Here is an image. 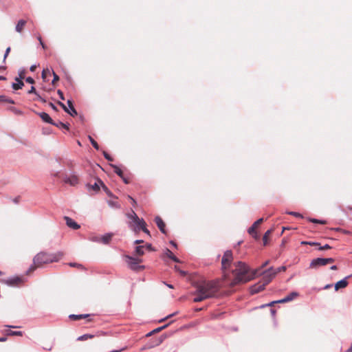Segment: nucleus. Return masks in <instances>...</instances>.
Instances as JSON below:
<instances>
[{"instance_id": "obj_1", "label": "nucleus", "mask_w": 352, "mask_h": 352, "mask_svg": "<svg viewBox=\"0 0 352 352\" xmlns=\"http://www.w3.org/2000/svg\"><path fill=\"white\" fill-rule=\"evenodd\" d=\"M195 297L193 301L201 302L205 299L215 296L219 291V285L216 281H203L197 285Z\"/></svg>"}, {"instance_id": "obj_2", "label": "nucleus", "mask_w": 352, "mask_h": 352, "mask_svg": "<svg viewBox=\"0 0 352 352\" xmlns=\"http://www.w3.org/2000/svg\"><path fill=\"white\" fill-rule=\"evenodd\" d=\"M232 274L234 278L230 283L231 287L250 281L253 279L256 272L250 273L248 266L239 261L235 264V269L232 271Z\"/></svg>"}, {"instance_id": "obj_3", "label": "nucleus", "mask_w": 352, "mask_h": 352, "mask_svg": "<svg viewBox=\"0 0 352 352\" xmlns=\"http://www.w3.org/2000/svg\"><path fill=\"white\" fill-rule=\"evenodd\" d=\"M63 256L62 252L49 254L45 252L38 253L33 258V264L27 271V274L32 273L37 267H41L45 264L58 261Z\"/></svg>"}, {"instance_id": "obj_4", "label": "nucleus", "mask_w": 352, "mask_h": 352, "mask_svg": "<svg viewBox=\"0 0 352 352\" xmlns=\"http://www.w3.org/2000/svg\"><path fill=\"white\" fill-rule=\"evenodd\" d=\"M334 261L335 259L333 258H317L311 261L309 267L311 268H318L327 264H331L334 263Z\"/></svg>"}, {"instance_id": "obj_5", "label": "nucleus", "mask_w": 352, "mask_h": 352, "mask_svg": "<svg viewBox=\"0 0 352 352\" xmlns=\"http://www.w3.org/2000/svg\"><path fill=\"white\" fill-rule=\"evenodd\" d=\"M127 264L131 270L134 271H140L144 268L143 265H139V263H142V260L140 258H133L131 256H126Z\"/></svg>"}, {"instance_id": "obj_6", "label": "nucleus", "mask_w": 352, "mask_h": 352, "mask_svg": "<svg viewBox=\"0 0 352 352\" xmlns=\"http://www.w3.org/2000/svg\"><path fill=\"white\" fill-rule=\"evenodd\" d=\"M233 261L232 252L231 250H227L224 252V254L221 259L222 270L225 271L228 269L230 266L231 263Z\"/></svg>"}, {"instance_id": "obj_7", "label": "nucleus", "mask_w": 352, "mask_h": 352, "mask_svg": "<svg viewBox=\"0 0 352 352\" xmlns=\"http://www.w3.org/2000/svg\"><path fill=\"white\" fill-rule=\"evenodd\" d=\"M272 278H269L265 280L259 282L250 288V292L252 294H257L265 289V287L271 282Z\"/></svg>"}, {"instance_id": "obj_8", "label": "nucleus", "mask_w": 352, "mask_h": 352, "mask_svg": "<svg viewBox=\"0 0 352 352\" xmlns=\"http://www.w3.org/2000/svg\"><path fill=\"white\" fill-rule=\"evenodd\" d=\"M58 104L60 105L67 113L70 114L72 116H77V111L75 109L72 101L70 100H67V104L69 106V109L61 102H58Z\"/></svg>"}, {"instance_id": "obj_9", "label": "nucleus", "mask_w": 352, "mask_h": 352, "mask_svg": "<svg viewBox=\"0 0 352 352\" xmlns=\"http://www.w3.org/2000/svg\"><path fill=\"white\" fill-rule=\"evenodd\" d=\"M263 221V219L261 218L256 221L253 225L248 229V232L250 235H252L255 239H258L259 238L258 233L256 232V228L261 225V223Z\"/></svg>"}, {"instance_id": "obj_10", "label": "nucleus", "mask_w": 352, "mask_h": 352, "mask_svg": "<svg viewBox=\"0 0 352 352\" xmlns=\"http://www.w3.org/2000/svg\"><path fill=\"white\" fill-rule=\"evenodd\" d=\"M2 283H4L10 286H19L23 283V280L21 277L15 276L6 280H3Z\"/></svg>"}, {"instance_id": "obj_11", "label": "nucleus", "mask_w": 352, "mask_h": 352, "mask_svg": "<svg viewBox=\"0 0 352 352\" xmlns=\"http://www.w3.org/2000/svg\"><path fill=\"white\" fill-rule=\"evenodd\" d=\"M297 296H298V294L296 292H293L290 293L289 295L285 296L284 298L277 300V301H273L269 304L270 306L273 305L275 303H285L289 301H292L294 298H296Z\"/></svg>"}, {"instance_id": "obj_12", "label": "nucleus", "mask_w": 352, "mask_h": 352, "mask_svg": "<svg viewBox=\"0 0 352 352\" xmlns=\"http://www.w3.org/2000/svg\"><path fill=\"white\" fill-rule=\"evenodd\" d=\"M64 219L65 221L66 225L73 229V230H78L80 228V225L78 224L76 221H74L72 218L69 217H64Z\"/></svg>"}, {"instance_id": "obj_13", "label": "nucleus", "mask_w": 352, "mask_h": 352, "mask_svg": "<svg viewBox=\"0 0 352 352\" xmlns=\"http://www.w3.org/2000/svg\"><path fill=\"white\" fill-rule=\"evenodd\" d=\"M63 181L65 184H69L71 186H76L78 184V177L74 175L69 177H65Z\"/></svg>"}, {"instance_id": "obj_14", "label": "nucleus", "mask_w": 352, "mask_h": 352, "mask_svg": "<svg viewBox=\"0 0 352 352\" xmlns=\"http://www.w3.org/2000/svg\"><path fill=\"white\" fill-rule=\"evenodd\" d=\"M155 222L156 223L160 230L162 233L166 234V230H165L166 224L164 222V221L162 220V219L160 217L157 216L155 218Z\"/></svg>"}, {"instance_id": "obj_15", "label": "nucleus", "mask_w": 352, "mask_h": 352, "mask_svg": "<svg viewBox=\"0 0 352 352\" xmlns=\"http://www.w3.org/2000/svg\"><path fill=\"white\" fill-rule=\"evenodd\" d=\"M40 118L43 120V121L50 123L51 124H56L55 122H53L52 119L50 118V116L45 112L39 113H38Z\"/></svg>"}, {"instance_id": "obj_16", "label": "nucleus", "mask_w": 352, "mask_h": 352, "mask_svg": "<svg viewBox=\"0 0 352 352\" xmlns=\"http://www.w3.org/2000/svg\"><path fill=\"white\" fill-rule=\"evenodd\" d=\"M90 314H79V315H76V314H70L69 316V318L72 320H80V319H86V318H88L90 317Z\"/></svg>"}, {"instance_id": "obj_17", "label": "nucleus", "mask_w": 352, "mask_h": 352, "mask_svg": "<svg viewBox=\"0 0 352 352\" xmlns=\"http://www.w3.org/2000/svg\"><path fill=\"white\" fill-rule=\"evenodd\" d=\"M26 24V21L21 19L19 20L16 25V31L19 33H21L23 32V30Z\"/></svg>"}, {"instance_id": "obj_18", "label": "nucleus", "mask_w": 352, "mask_h": 352, "mask_svg": "<svg viewBox=\"0 0 352 352\" xmlns=\"http://www.w3.org/2000/svg\"><path fill=\"white\" fill-rule=\"evenodd\" d=\"M15 80L17 82V83H13L12 87L13 89L18 90L20 89H22V87L24 86V83L23 80H21L19 78H15Z\"/></svg>"}, {"instance_id": "obj_19", "label": "nucleus", "mask_w": 352, "mask_h": 352, "mask_svg": "<svg viewBox=\"0 0 352 352\" xmlns=\"http://www.w3.org/2000/svg\"><path fill=\"white\" fill-rule=\"evenodd\" d=\"M347 285L348 282L345 279L339 280L335 285V289L338 290L339 289L344 288L347 286Z\"/></svg>"}, {"instance_id": "obj_20", "label": "nucleus", "mask_w": 352, "mask_h": 352, "mask_svg": "<svg viewBox=\"0 0 352 352\" xmlns=\"http://www.w3.org/2000/svg\"><path fill=\"white\" fill-rule=\"evenodd\" d=\"M100 184L97 180L93 185L88 184L87 186L89 190H92L94 192H98L100 190Z\"/></svg>"}, {"instance_id": "obj_21", "label": "nucleus", "mask_w": 352, "mask_h": 352, "mask_svg": "<svg viewBox=\"0 0 352 352\" xmlns=\"http://www.w3.org/2000/svg\"><path fill=\"white\" fill-rule=\"evenodd\" d=\"M166 256L174 261L176 263H179V260L173 254V253L168 249L166 250Z\"/></svg>"}, {"instance_id": "obj_22", "label": "nucleus", "mask_w": 352, "mask_h": 352, "mask_svg": "<svg viewBox=\"0 0 352 352\" xmlns=\"http://www.w3.org/2000/svg\"><path fill=\"white\" fill-rule=\"evenodd\" d=\"M6 334L7 336H22L23 333L22 331H12V330H7L6 331Z\"/></svg>"}, {"instance_id": "obj_23", "label": "nucleus", "mask_w": 352, "mask_h": 352, "mask_svg": "<svg viewBox=\"0 0 352 352\" xmlns=\"http://www.w3.org/2000/svg\"><path fill=\"white\" fill-rule=\"evenodd\" d=\"M274 271V269L270 267L267 271L263 273V280H265L266 279L271 278Z\"/></svg>"}, {"instance_id": "obj_24", "label": "nucleus", "mask_w": 352, "mask_h": 352, "mask_svg": "<svg viewBox=\"0 0 352 352\" xmlns=\"http://www.w3.org/2000/svg\"><path fill=\"white\" fill-rule=\"evenodd\" d=\"M98 182L100 184L103 190L106 192V194L109 196V197H112L113 196V194L111 193V192L109 190V188L104 184V183L100 179H98Z\"/></svg>"}, {"instance_id": "obj_25", "label": "nucleus", "mask_w": 352, "mask_h": 352, "mask_svg": "<svg viewBox=\"0 0 352 352\" xmlns=\"http://www.w3.org/2000/svg\"><path fill=\"white\" fill-rule=\"evenodd\" d=\"M127 217L128 218L132 219L133 222L140 221V218L133 210H132L131 214H128Z\"/></svg>"}, {"instance_id": "obj_26", "label": "nucleus", "mask_w": 352, "mask_h": 352, "mask_svg": "<svg viewBox=\"0 0 352 352\" xmlns=\"http://www.w3.org/2000/svg\"><path fill=\"white\" fill-rule=\"evenodd\" d=\"M112 167L113 168V171L115 173H116L120 177H123V175H124L123 171L118 166H117L116 165H112Z\"/></svg>"}, {"instance_id": "obj_27", "label": "nucleus", "mask_w": 352, "mask_h": 352, "mask_svg": "<svg viewBox=\"0 0 352 352\" xmlns=\"http://www.w3.org/2000/svg\"><path fill=\"white\" fill-rule=\"evenodd\" d=\"M272 230H268L264 234L263 237V245H266L267 244L268 237L272 234Z\"/></svg>"}, {"instance_id": "obj_28", "label": "nucleus", "mask_w": 352, "mask_h": 352, "mask_svg": "<svg viewBox=\"0 0 352 352\" xmlns=\"http://www.w3.org/2000/svg\"><path fill=\"white\" fill-rule=\"evenodd\" d=\"M285 270H286V267H285V266H281V267H278V268H277V269L274 270V271L273 272V274H272V277H271V278H272V280L275 277V276H276L278 273H279V272H282V271H283V272H284V271H285Z\"/></svg>"}, {"instance_id": "obj_29", "label": "nucleus", "mask_w": 352, "mask_h": 352, "mask_svg": "<svg viewBox=\"0 0 352 352\" xmlns=\"http://www.w3.org/2000/svg\"><path fill=\"white\" fill-rule=\"evenodd\" d=\"M94 337V335L91 334H85L78 338V340L80 341H84L87 340V339H91Z\"/></svg>"}, {"instance_id": "obj_30", "label": "nucleus", "mask_w": 352, "mask_h": 352, "mask_svg": "<svg viewBox=\"0 0 352 352\" xmlns=\"http://www.w3.org/2000/svg\"><path fill=\"white\" fill-rule=\"evenodd\" d=\"M167 326L168 325H164L163 327H158V328L153 330L152 331H151L146 334V337L151 336V335H153L155 333H158V332L161 331L162 329H165Z\"/></svg>"}, {"instance_id": "obj_31", "label": "nucleus", "mask_w": 352, "mask_h": 352, "mask_svg": "<svg viewBox=\"0 0 352 352\" xmlns=\"http://www.w3.org/2000/svg\"><path fill=\"white\" fill-rule=\"evenodd\" d=\"M112 235L111 234H106L102 236V241L104 244H107L109 243V241L111 240Z\"/></svg>"}, {"instance_id": "obj_32", "label": "nucleus", "mask_w": 352, "mask_h": 352, "mask_svg": "<svg viewBox=\"0 0 352 352\" xmlns=\"http://www.w3.org/2000/svg\"><path fill=\"white\" fill-rule=\"evenodd\" d=\"M134 223L139 229H141L144 226H146V223L143 219H140L139 221H135Z\"/></svg>"}, {"instance_id": "obj_33", "label": "nucleus", "mask_w": 352, "mask_h": 352, "mask_svg": "<svg viewBox=\"0 0 352 352\" xmlns=\"http://www.w3.org/2000/svg\"><path fill=\"white\" fill-rule=\"evenodd\" d=\"M29 94H34L36 96V99L37 100H41V96H39L38 94V93L36 91V89L34 86H32L31 87V89L28 91V92Z\"/></svg>"}, {"instance_id": "obj_34", "label": "nucleus", "mask_w": 352, "mask_h": 352, "mask_svg": "<svg viewBox=\"0 0 352 352\" xmlns=\"http://www.w3.org/2000/svg\"><path fill=\"white\" fill-rule=\"evenodd\" d=\"M143 249H144V246H142V245L137 246L135 248L136 254L139 256H142L144 254Z\"/></svg>"}, {"instance_id": "obj_35", "label": "nucleus", "mask_w": 352, "mask_h": 352, "mask_svg": "<svg viewBox=\"0 0 352 352\" xmlns=\"http://www.w3.org/2000/svg\"><path fill=\"white\" fill-rule=\"evenodd\" d=\"M301 245H309L311 246H320V243L317 242H312V241H301Z\"/></svg>"}, {"instance_id": "obj_36", "label": "nucleus", "mask_w": 352, "mask_h": 352, "mask_svg": "<svg viewBox=\"0 0 352 352\" xmlns=\"http://www.w3.org/2000/svg\"><path fill=\"white\" fill-rule=\"evenodd\" d=\"M308 220L310 222H312L314 223H320V224H326L327 223V221L324 220H319V219H312V218H309Z\"/></svg>"}, {"instance_id": "obj_37", "label": "nucleus", "mask_w": 352, "mask_h": 352, "mask_svg": "<svg viewBox=\"0 0 352 352\" xmlns=\"http://www.w3.org/2000/svg\"><path fill=\"white\" fill-rule=\"evenodd\" d=\"M50 74V71L49 69H44L42 72L41 77L43 80H46L47 76Z\"/></svg>"}, {"instance_id": "obj_38", "label": "nucleus", "mask_w": 352, "mask_h": 352, "mask_svg": "<svg viewBox=\"0 0 352 352\" xmlns=\"http://www.w3.org/2000/svg\"><path fill=\"white\" fill-rule=\"evenodd\" d=\"M54 125L59 128L65 129L66 130H69V126L67 124H65L61 122H59L58 123H56V124H54Z\"/></svg>"}, {"instance_id": "obj_39", "label": "nucleus", "mask_w": 352, "mask_h": 352, "mask_svg": "<svg viewBox=\"0 0 352 352\" xmlns=\"http://www.w3.org/2000/svg\"><path fill=\"white\" fill-rule=\"evenodd\" d=\"M89 139L90 140V142L91 144H92V146L96 149V150H98L99 149V145L91 137V136H89Z\"/></svg>"}, {"instance_id": "obj_40", "label": "nucleus", "mask_w": 352, "mask_h": 352, "mask_svg": "<svg viewBox=\"0 0 352 352\" xmlns=\"http://www.w3.org/2000/svg\"><path fill=\"white\" fill-rule=\"evenodd\" d=\"M25 74H26V72L25 69H22L19 72V78L21 79V80H22L23 79H25Z\"/></svg>"}, {"instance_id": "obj_41", "label": "nucleus", "mask_w": 352, "mask_h": 352, "mask_svg": "<svg viewBox=\"0 0 352 352\" xmlns=\"http://www.w3.org/2000/svg\"><path fill=\"white\" fill-rule=\"evenodd\" d=\"M331 230H335L336 232H342L343 234H348L350 233L349 231L346 230H343V229H342L340 228H332Z\"/></svg>"}, {"instance_id": "obj_42", "label": "nucleus", "mask_w": 352, "mask_h": 352, "mask_svg": "<svg viewBox=\"0 0 352 352\" xmlns=\"http://www.w3.org/2000/svg\"><path fill=\"white\" fill-rule=\"evenodd\" d=\"M52 73H53V76H54V79L52 80V85H54L56 84V82L59 80V76L54 72H53Z\"/></svg>"}, {"instance_id": "obj_43", "label": "nucleus", "mask_w": 352, "mask_h": 352, "mask_svg": "<svg viewBox=\"0 0 352 352\" xmlns=\"http://www.w3.org/2000/svg\"><path fill=\"white\" fill-rule=\"evenodd\" d=\"M288 214H290V215H292V216H294L296 217H300V218H302V215L298 212H287Z\"/></svg>"}, {"instance_id": "obj_44", "label": "nucleus", "mask_w": 352, "mask_h": 352, "mask_svg": "<svg viewBox=\"0 0 352 352\" xmlns=\"http://www.w3.org/2000/svg\"><path fill=\"white\" fill-rule=\"evenodd\" d=\"M103 155L108 161L112 162L113 160V159L106 151H103Z\"/></svg>"}, {"instance_id": "obj_45", "label": "nucleus", "mask_w": 352, "mask_h": 352, "mask_svg": "<svg viewBox=\"0 0 352 352\" xmlns=\"http://www.w3.org/2000/svg\"><path fill=\"white\" fill-rule=\"evenodd\" d=\"M175 269L176 271H177L182 276H184L186 275V272L180 270L178 266L175 265Z\"/></svg>"}, {"instance_id": "obj_46", "label": "nucleus", "mask_w": 352, "mask_h": 352, "mask_svg": "<svg viewBox=\"0 0 352 352\" xmlns=\"http://www.w3.org/2000/svg\"><path fill=\"white\" fill-rule=\"evenodd\" d=\"M108 203L112 207L120 208V205H118V204L116 201L110 200L108 201Z\"/></svg>"}, {"instance_id": "obj_47", "label": "nucleus", "mask_w": 352, "mask_h": 352, "mask_svg": "<svg viewBox=\"0 0 352 352\" xmlns=\"http://www.w3.org/2000/svg\"><path fill=\"white\" fill-rule=\"evenodd\" d=\"M331 247L330 245H329L328 244H326V245H323V246H321V245H320V246H319V248H318V249H319L320 250H329V249H331Z\"/></svg>"}, {"instance_id": "obj_48", "label": "nucleus", "mask_w": 352, "mask_h": 352, "mask_svg": "<svg viewBox=\"0 0 352 352\" xmlns=\"http://www.w3.org/2000/svg\"><path fill=\"white\" fill-rule=\"evenodd\" d=\"M10 109L12 111H13L15 114H17V115H21L22 114V112L20 110L16 109L15 107H10Z\"/></svg>"}, {"instance_id": "obj_49", "label": "nucleus", "mask_w": 352, "mask_h": 352, "mask_svg": "<svg viewBox=\"0 0 352 352\" xmlns=\"http://www.w3.org/2000/svg\"><path fill=\"white\" fill-rule=\"evenodd\" d=\"M69 265L71 267H78V268H82V265H80L79 263H70Z\"/></svg>"}, {"instance_id": "obj_50", "label": "nucleus", "mask_w": 352, "mask_h": 352, "mask_svg": "<svg viewBox=\"0 0 352 352\" xmlns=\"http://www.w3.org/2000/svg\"><path fill=\"white\" fill-rule=\"evenodd\" d=\"M25 81L30 84H34L35 81L32 77H28L25 78Z\"/></svg>"}, {"instance_id": "obj_51", "label": "nucleus", "mask_w": 352, "mask_h": 352, "mask_svg": "<svg viewBox=\"0 0 352 352\" xmlns=\"http://www.w3.org/2000/svg\"><path fill=\"white\" fill-rule=\"evenodd\" d=\"M10 50H11V48L10 47H7L6 50V52H5V54H4V57H3V60H5L6 58L8 57L9 53L10 52Z\"/></svg>"}, {"instance_id": "obj_52", "label": "nucleus", "mask_w": 352, "mask_h": 352, "mask_svg": "<svg viewBox=\"0 0 352 352\" xmlns=\"http://www.w3.org/2000/svg\"><path fill=\"white\" fill-rule=\"evenodd\" d=\"M57 93H58V96H60V98L61 100H65V97H64L63 91L59 89V90H58Z\"/></svg>"}, {"instance_id": "obj_53", "label": "nucleus", "mask_w": 352, "mask_h": 352, "mask_svg": "<svg viewBox=\"0 0 352 352\" xmlns=\"http://www.w3.org/2000/svg\"><path fill=\"white\" fill-rule=\"evenodd\" d=\"M141 230L146 234H147L148 235L151 236L150 234V232L149 230L146 228V226H144L143 228H141Z\"/></svg>"}, {"instance_id": "obj_54", "label": "nucleus", "mask_w": 352, "mask_h": 352, "mask_svg": "<svg viewBox=\"0 0 352 352\" xmlns=\"http://www.w3.org/2000/svg\"><path fill=\"white\" fill-rule=\"evenodd\" d=\"M164 340V337L163 336H161L158 340V342L156 343V345H158L160 344H161Z\"/></svg>"}, {"instance_id": "obj_55", "label": "nucleus", "mask_w": 352, "mask_h": 352, "mask_svg": "<svg viewBox=\"0 0 352 352\" xmlns=\"http://www.w3.org/2000/svg\"><path fill=\"white\" fill-rule=\"evenodd\" d=\"M5 102H6L10 103V104H14V100H12V99H7V98H6Z\"/></svg>"}, {"instance_id": "obj_56", "label": "nucleus", "mask_w": 352, "mask_h": 352, "mask_svg": "<svg viewBox=\"0 0 352 352\" xmlns=\"http://www.w3.org/2000/svg\"><path fill=\"white\" fill-rule=\"evenodd\" d=\"M50 106L54 109V111H57L56 107L52 102L50 103Z\"/></svg>"}, {"instance_id": "obj_57", "label": "nucleus", "mask_w": 352, "mask_h": 352, "mask_svg": "<svg viewBox=\"0 0 352 352\" xmlns=\"http://www.w3.org/2000/svg\"><path fill=\"white\" fill-rule=\"evenodd\" d=\"M129 199L131 200L132 204L133 206L136 205V201H135V200L134 199H133L131 196H129Z\"/></svg>"}, {"instance_id": "obj_58", "label": "nucleus", "mask_w": 352, "mask_h": 352, "mask_svg": "<svg viewBox=\"0 0 352 352\" xmlns=\"http://www.w3.org/2000/svg\"><path fill=\"white\" fill-rule=\"evenodd\" d=\"M36 66L34 65H32V66L30 67V70L31 72H34V71H35V69H36Z\"/></svg>"}, {"instance_id": "obj_59", "label": "nucleus", "mask_w": 352, "mask_h": 352, "mask_svg": "<svg viewBox=\"0 0 352 352\" xmlns=\"http://www.w3.org/2000/svg\"><path fill=\"white\" fill-rule=\"evenodd\" d=\"M269 262H270L269 261H265V262L262 265L261 268H263V267H266V266L268 265Z\"/></svg>"}, {"instance_id": "obj_60", "label": "nucleus", "mask_w": 352, "mask_h": 352, "mask_svg": "<svg viewBox=\"0 0 352 352\" xmlns=\"http://www.w3.org/2000/svg\"><path fill=\"white\" fill-rule=\"evenodd\" d=\"M346 210H352V206H346V209L344 210V211H346Z\"/></svg>"}, {"instance_id": "obj_61", "label": "nucleus", "mask_w": 352, "mask_h": 352, "mask_svg": "<svg viewBox=\"0 0 352 352\" xmlns=\"http://www.w3.org/2000/svg\"><path fill=\"white\" fill-rule=\"evenodd\" d=\"M6 97L3 96H0V102H5Z\"/></svg>"}, {"instance_id": "obj_62", "label": "nucleus", "mask_w": 352, "mask_h": 352, "mask_svg": "<svg viewBox=\"0 0 352 352\" xmlns=\"http://www.w3.org/2000/svg\"><path fill=\"white\" fill-rule=\"evenodd\" d=\"M146 248L148 250H152V245L151 244H147L146 245Z\"/></svg>"}, {"instance_id": "obj_63", "label": "nucleus", "mask_w": 352, "mask_h": 352, "mask_svg": "<svg viewBox=\"0 0 352 352\" xmlns=\"http://www.w3.org/2000/svg\"><path fill=\"white\" fill-rule=\"evenodd\" d=\"M330 269H331V270H338V267H337V266H336V265H332V266L330 267Z\"/></svg>"}, {"instance_id": "obj_64", "label": "nucleus", "mask_w": 352, "mask_h": 352, "mask_svg": "<svg viewBox=\"0 0 352 352\" xmlns=\"http://www.w3.org/2000/svg\"><path fill=\"white\" fill-rule=\"evenodd\" d=\"M346 352H352V344H351V347L347 350Z\"/></svg>"}]
</instances>
